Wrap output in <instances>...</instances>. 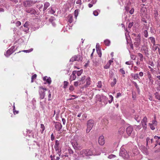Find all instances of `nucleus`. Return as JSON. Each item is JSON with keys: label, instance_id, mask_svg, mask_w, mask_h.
I'll return each mask as SVG.
<instances>
[{"label": "nucleus", "instance_id": "35", "mask_svg": "<svg viewBox=\"0 0 160 160\" xmlns=\"http://www.w3.org/2000/svg\"><path fill=\"white\" fill-rule=\"evenodd\" d=\"M134 128H135V129L136 131L139 130L141 128V127L140 125H135L134 126Z\"/></svg>", "mask_w": 160, "mask_h": 160}, {"label": "nucleus", "instance_id": "26", "mask_svg": "<svg viewBox=\"0 0 160 160\" xmlns=\"http://www.w3.org/2000/svg\"><path fill=\"white\" fill-rule=\"evenodd\" d=\"M131 76L134 78L135 79H137L138 78H139V77L138 76V73H135L133 74L132 73L131 74Z\"/></svg>", "mask_w": 160, "mask_h": 160}, {"label": "nucleus", "instance_id": "22", "mask_svg": "<svg viewBox=\"0 0 160 160\" xmlns=\"http://www.w3.org/2000/svg\"><path fill=\"white\" fill-rule=\"evenodd\" d=\"M125 131V128L124 127L120 128L118 130V132L120 134H122Z\"/></svg>", "mask_w": 160, "mask_h": 160}, {"label": "nucleus", "instance_id": "49", "mask_svg": "<svg viewBox=\"0 0 160 160\" xmlns=\"http://www.w3.org/2000/svg\"><path fill=\"white\" fill-rule=\"evenodd\" d=\"M157 122L156 121V118H155L152 121V123L154 124V126H156L157 124Z\"/></svg>", "mask_w": 160, "mask_h": 160}, {"label": "nucleus", "instance_id": "48", "mask_svg": "<svg viewBox=\"0 0 160 160\" xmlns=\"http://www.w3.org/2000/svg\"><path fill=\"white\" fill-rule=\"evenodd\" d=\"M64 85L63 86V88H66L68 86V82L67 81H65L64 82Z\"/></svg>", "mask_w": 160, "mask_h": 160}, {"label": "nucleus", "instance_id": "61", "mask_svg": "<svg viewBox=\"0 0 160 160\" xmlns=\"http://www.w3.org/2000/svg\"><path fill=\"white\" fill-rule=\"evenodd\" d=\"M136 58V57L135 55L132 54L131 55V58L133 60H135Z\"/></svg>", "mask_w": 160, "mask_h": 160}, {"label": "nucleus", "instance_id": "42", "mask_svg": "<svg viewBox=\"0 0 160 160\" xmlns=\"http://www.w3.org/2000/svg\"><path fill=\"white\" fill-rule=\"evenodd\" d=\"M41 128L42 129V131H41V133H43V132L45 130V126L43 124H41Z\"/></svg>", "mask_w": 160, "mask_h": 160}, {"label": "nucleus", "instance_id": "40", "mask_svg": "<svg viewBox=\"0 0 160 160\" xmlns=\"http://www.w3.org/2000/svg\"><path fill=\"white\" fill-rule=\"evenodd\" d=\"M143 35L146 38H147L148 36V33L147 30H145L143 32Z\"/></svg>", "mask_w": 160, "mask_h": 160}, {"label": "nucleus", "instance_id": "23", "mask_svg": "<svg viewBox=\"0 0 160 160\" xmlns=\"http://www.w3.org/2000/svg\"><path fill=\"white\" fill-rule=\"evenodd\" d=\"M13 53V51H11L10 49H8L6 52V53H5V55L7 57L9 56L11 54Z\"/></svg>", "mask_w": 160, "mask_h": 160}, {"label": "nucleus", "instance_id": "41", "mask_svg": "<svg viewBox=\"0 0 160 160\" xmlns=\"http://www.w3.org/2000/svg\"><path fill=\"white\" fill-rule=\"evenodd\" d=\"M33 50L32 48H31L30 49L28 50H24L22 51V52H26V53H28L32 52Z\"/></svg>", "mask_w": 160, "mask_h": 160}, {"label": "nucleus", "instance_id": "17", "mask_svg": "<svg viewBox=\"0 0 160 160\" xmlns=\"http://www.w3.org/2000/svg\"><path fill=\"white\" fill-rule=\"evenodd\" d=\"M43 80L44 81H46V82L49 84H51L52 82L51 78L49 77L48 78V77L46 76L43 77Z\"/></svg>", "mask_w": 160, "mask_h": 160}, {"label": "nucleus", "instance_id": "52", "mask_svg": "<svg viewBox=\"0 0 160 160\" xmlns=\"http://www.w3.org/2000/svg\"><path fill=\"white\" fill-rule=\"evenodd\" d=\"M110 66V64L108 63H107L106 65L104 67V68L105 69H108L109 68Z\"/></svg>", "mask_w": 160, "mask_h": 160}, {"label": "nucleus", "instance_id": "57", "mask_svg": "<svg viewBox=\"0 0 160 160\" xmlns=\"http://www.w3.org/2000/svg\"><path fill=\"white\" fill-rule=\"evenodd\" d=\"M36 1H35L34 2L32 1H26L28 4H30V3H36Z\"/></svg>", "mask_w": 160, "mask_h": 160}, {"label": "nucleus", "instance_id": "31", "mask_svg": "<svg viewBox=\"0 0 160 160\" xmlns=\"http://www.w3.org/2000/svg\"><path fill=\"white\" fill-rule=\"evenodd\" d=\"M149 39L151 41V42L153 44V45H155V39L153 37H150Z\"/></svg>", "mask_w": 160, "mask_h": 160}, {"label": "nucleus", "instance_id": "3", "mask_svg": "<svg viewBox=\"0 0 160 160\" xmlns=\"http://www.w3.org/2000/svg\"><path fill=\"white\" fill-rule=\"evenodd\" d=\"M141 34L140 33L137 35V37L135 38L134 44L135 46L137 48L141 44Z\"/></svg>", "mask_w": 160, "mask_h": 160}, {"label": "nucleus", "instance_id": "46", "mask_svg": "<svg viewBox=\"0 0 160 160\" xmlns=\"http://www.w3.org/2000/svg\"><path fill=\"white\" fill-rule=\"evenodd\" d=\"M133 22H130L128 25V27L129 28H131L133 25Z\"/></svg>", "mask_w": 160, "mask_h": 160}, {"label": "nucleus", "instance_id": "50", "mask_svg": "<svg viewBox=\"0 0 160 160\" xmlns=\"http://www.w3.org/2000/svg\"><path fill=\"white\" fill-rule=\"evenodd\" d=\"M51 92H50V90H49L48 91V101H50L51 100Z\"/></svg>", "mask_w": 160, "mask_h": 160}, {"label": "nucleus", "instance_id": "11", "mask_svg": "<svg viewBox=\"0 0 160 160\" xmlns=\"http://www.w3.org/2000/svg\"><path fill=\"white\" fill-rule=\"evenodd\" d=\"M85 155L86 156H90L93 155V152L90 149H84Z\"/></svg>", "mask_w": 160, "mask_h": 160}, {"label": "nucleus", "instance_id": "12", "mask_svg": "<svg viewBox=\"0 0 160 160\" xmlns=\"http://www.w3.org/2000/svg\"><path fill=\"white\" fill-rule=\"evenodd\" d=\"M98 143L101 145H103L105 143L104 137L102 136H100L98 139Z\"/></svg>", "mask_w": 160, "mask_h": 160}, {"label": "nucleus", "instance_id": "47", "mask_svg": "<svg viewBox=\"0 0 160 160\" xmlns=\"http://www.w3.org/2000/svg\"><path fill=\"white\" fill-rule=\"evenodd\" d=\"M48 12H49L50 13L52 14H53L55 12V11L52 9V8H51V9L49 10V11H48Z\"/></svg>", "mask_w": 160, "mask_h": 160}, {"label": "nucleus", "instance_id": "63", "mask_svg": "<svg viewBox=\"0 0 160 160\" xmlns=\"http://www.w3.org/2000/svg\"><path fill=\"white\" fill-rule=\"evenodd\" d=\"M157 45H155L154 46V47H153V50L154 51H156L157 49H158V48H159L157 46Z\"/></svg>", "mask_w": 160, "mask_h": 160}, {"label": "nucleus", "instance_id": "39", "mask_svg": "<svg viewBox=\"0 0 160 160\" xmlns=\"http://www.w3.org/2000/svg\"><path fill=\"white\" fill-rule=\"evenodd\" d=\"M146 141V145H147V146H148V144H150V143H151L150 140L149 138L148 137L147 138Z\"/></svg>", "mask_w": 160, "mask_h": 160}, {"label": "nucleus", "instance_id": "20", "mask_svg": "<svg viewBox=\"0 0 160 160\" xmlns=\"http://www.w3.org/2000/svg\"><path fill=\"white\" fill-rule=\"evenodd\" d=\"M86 83L85 85V88L87 87L91 84L90 78L89 77H88L86 79Z\"/></svg>", "mask_w": 160, "mask_h": 160}, {"label": "nucleus", "instance_id": "14", "mask_svg": "<svg viewBox=\"0 0 160 160\" xmlns=\"http://www.w3.org/2000/svg\"><path fill=\"white\" fill-rule=\"evenodd\" d=\"M96 51L98 55L100 57H101L102 56V53H101V51L100 49V46L99 45L98 46V44H97L96 46Z\"/></svg>", "mask_w": 160, "mask_h": 160}, {"label": "nucleus", "instance_id": "44", "mask_svg": "<svg viewBox=\"0 0 160 160\" xmlns=\"http://www.w3.org/2000/svg\"><path fill=\"white\" fill-rule=\"evenodd\" d=\"M102 82L101 81H98L97 85V86L98 88H101L102 87Z\"/></svg>", "mask_w": 160, "mask_h": 160}, {"label": "nucleus", "instance_id": "10", "mask_svg": "<svg viewBox=\"0 0 160 160\" xmlns=\"http://www.w3.org/2000/svg\"><path fill=\"white\" fill-rule=\"evenodd\" d=\"M94 121L92 119L88 120L87 122V127L92 128L94 125Z\"/></svg>", "mask_w": 160, "mask_h": 160}, {"label": "nucleus", "instance_id": "32", "mask_svg": "<svg viewBox=\"0 0 160 160\" xmlns=\"http://www.w3.org/2000/svg\"><path fill=\"white\" fill-rule=\"evenodd\" d=\"M117 82V80L116 78H114L113 79V81L111 82V85L112 87L114 86L115 84H116Z\"/></svg>", "mask_w": 160, "mask_h": 160}, {"label": "nucleus", "instance_id": "54", "mask_svg": "<svg viewBox=\"0 0 160 160\" xmlns=\"http://www.w3.org/2000/svg\"><path fill=\"white\" fill-rule=\"evenodd\" d=\"M116 156L113 154H111L110 155H109L108 157V158L110 159H111L113 158H114L116 157Z\"/></svg>", "mask_w": 160, "mask_h": 160}, {"label": "nucleus", "instance_id": "38", "mask_svg": "<svg viewBox=\"0 0 160 160\" xmlns=\"http://www.w3.org/2000/svg\"><path fill=\"white\" fill-rule=\"evenodd\" d=\"M85 150L84 149H83L80 152V155L82 156L83 157H84V156L85 155Z\"/></svg>", "mask_w": 160, "mask_h": 160}, {"label": "nucleus", "instance_id": "30", "mask_svg": "<svg viewBox=\"0 0 160 160\" xmlns=\"http://www.w3.org/2000/svg\"><path fill=\"white\" fill-rule=\"evenodd\" d=\"M68 18H69L68 22L70 23H71L73 21V19H72L73 17H72V15H69L68 16Z\"/></svg>", "mask_w": 160, "mask_h": 160}, {"label": "nucleus", "instance_id": "8", "mask_svg": "<svg viewBox=\"0 0 160 160\" xmlns=\"http://www.w3.org/2000/svg\"><path fill=\"white\" fill-rule=\"evenodd\" d=\"M133 130V128L131 126L128 127L126 129V131L128 136H130Z\"/></svg>", "mask_w": 160, "mask_h": 160}, {"label": "nucleus", "instance_id": "1", "mask_svg": "<svg viewBox=\"0 0 160 160\" xmlns=\"http://www.w3.org/2000/svg\"><path fill=\"white\" fill-rule=\"evenodd\" d=\"M119 155L124 159H128L129 158V155L128 153L126 150L123 148H121L119 152Z\"/></svg>", "mask_w": 160, "mask_h": 160}, {"label": "nucleus", "instance_id": "53", "mask_svg": "<svg viewBox=\"0 0 160 160\" xmlns=\"http://www.w3.org/2000/svg\"><path fill=\"white\" fill-rule=\"evenodd\" d=\"M16 25L17 26H19L21 25V22L19 21H17L15 23Z\"/></svg>", "mask_w": 160, "mask_h": 160}, {"label": "nucleus", "instance_id": "28", "mask_svg": "<svg viewBox=\"0 0 160 160\" xmlns=\"http://www.w3.org/2000/svg\"><path fill=\"white\" fill-rule=\"evenodd\" d=\"M75 72L76 74H77L78 76H80L82 72V70H81L80 71H74Z\"/></svg>", "mask_w": 160, "mask_h": 160}, {"label": "nucleus", "instance_id": "5", "mask_svg": "<svg viewBox=\"0 0 160 160\" xmlns=\"http://www.w3.org/2000/svg\"><path fill=\"white\" fill-rule=\"evenodd\" d=\"M72 144L73 148L75 150H80L82 148L81 146L76 141H73L72 142Z\"/></svg>", "mask_w": 160, "mask_h": 160}, {"label": "nucleus", "instance_id": "16", "mask_svg": "<svg viewBox=\"0 0 160 160\" xmlns=\"http://www.w3.org/2000/svg\"><path fill=\"white\" fill-rule=\"evenodd\" d=\"M59 142L58 140H56L55 141V143L54 145V148L56 151H58L59 149Z\"/></svg>", "mask_w": 160, "mask_h": 160}, {"label": "nucleus", "instance_id": "6", "mask_svg": "<svg viewBox=\"0 0 160 160\" xmlns=\"http://www.w3.org/2000/svg\"><path fill=\"white\" fill-rule=\"evenodd\" d=\"M147 118L146 116H145L142 119L141 122L142 127L144 130H146L147 129Z\"/></svg>", "mask_w": 160, "mask_h": 160}, {"label": "nucleus", "instance_id": "55", "mask_svg": "<svg viewBox=\"0 0 160 160\" xmlns=\"http://www.w3.org/2000/svg\"><path fill=\"white\" fill-rule=\"evenodd\" d=\"M78 10H76L74 11L75 17L76 18L78 15Z\"/></svg>", "mask_w": 160, "mask_h": 160}, {"label": "nucleus", "instance_id": "45", "mask_svg": "<svg viewBox=\"0 0 160 160\" xmlns=\"http://www.w3.org/2000/svg\"><path fill=\"white\" fill-rule=\"evenodd\" d=\"M133 83L134 85L136 87V88H137V90H138V91L139 90V88L138 84L136 83V82H133Z\"/></svg>", "mask_w": 160, "mask_h": 160}, {"label": "nucleus", "instance_id": "33", "mask_svg": "<svg viewBox=\"0 0 160 160\" xmlns=\"http://www.w3.org/2000/svg\"><path fill=\"white\" fill-rule=\"evenodd\" d=\"M138 55L140 58V60L141 61H143V58L142 54L140 53H138Z\"/></svg>", "mask_w": 160, "mask_h": 160}, {"label": "nucleus", "instance_id": "15", "mask_svg": "<svg viewBox=\"0 0 160 160\" xmlns=\"http://www.w3.org/2000/svg\"><path fill=\"white\" fill-rule=\"evenodd\" d=\"M56 129L58 131H60L62 128V125L61 123L59 122H56L55 126Z\"/></svg>", "mask_w": 160, "mask_h": 160}, {"label": "nucleus", "instance_id": "19", "mask_svg": "<svg viewBox=\"0 0 160 160\" xmlns=\"http://www.w3.org/2000/svg\"><path fill=\"white\" fill-rule=\"evenodd\" d=\"M79 82H80L79 85H81L83 84L85 82V76L82 77L80 80H79Z\"/></svg>", "mask_w": 160, "mask_h": 160}, {"label": "nucleus", "instance_id": "18", "mask_svg": "<svg viewBox=\"0 0 160 160\" xmlns=\"http://www.w3.org/2000/svg\"><path fill=\"white\" fill-rule=\"evenodd\" d=\"M76 78V75L75 72L74 71L72 72V74L70 76V80L71 81H72L75 80Z\"/></svg>", "mask_w": 160, "mask_h": 160}, {"label": "nucleus", "instance_id": "36", "mask_svg": "<svg viewBox=\"0 0 160 160\" xmlns=\"http://www.w3.org/2000/svg\"><path fill=\"white\" fill-rule=\"evenodd\" d=\"M76 61H77V59L75 55L73 56L70 60V61L71 62H73Z\"/></svg>", "mask_w": 160, "mask_h": 160}, {"label": "nucleus", "instance_id": "25", "mask_svg": "<svg viewBox=\"0 0 160 160\" xmlns=\"http://www.w3.org/2000/svg\"><path fill=\"white\" fill-rule=\"evenodd\" d=\"M49 6L50 4L49 2H46L44 4L43 11H45Z\"/></svg>", "mask_w": 160, "mask_h": 160}, {"label": "nucleus", "instance_id": "21", "mask_svg": "<svg viewBox=\"0 0 160 160\" xmlns=\"http://www.w3.org/2000/svg\"><path fill=\"white\" fill-rule=\"evenodd\" d=\"M127 41V43L129 44L130 48L132 49H134V47L133 46V44H132V42L131 41V39H130V41H128V38H126Z\"/></svg>", "mask_w": 160, "mask_h": 160}, {"label": "nucleus", "instance_id": "37", "mask_svg": "<svg viewBox=\"0 0 160 160\" xmlns=\"http://www.w3.org/2000/svg\"><path fill=\"white\" fill-rule=\"evenodd\" d=\"M154 125V124L151 123H149V125L150 126V127L152 130H154L155 129V127Z\"/></svg>", "mask_w": 160, "mask_h": 160}, {"label": "nucleus", "instance_id": "2", "mask_svg": "<svg viewBox=\"0 0 160 160\" xmlns=\"http://www.w3.org/2000/svg\"><path fill=\"white\" fill-rule=\"evenodd\" d=\"M47 90V89L44 88L42 87H39V93L40 99H42L44 98L45 95V92Z\"/></svg>", "mask_w": 160, "mask_h": 160}, {"label": "nucleus", "instance_id": "64", "mask_svg": "<svg viewBox=\"0 0 160 160\" xmlns=\"http://www.w3.org/2000/svg\"><path fill=\"white\" fill-rule=\"evenodd\" d=\"M69 89L71 91H72L74 89V88L72 86H70L69 87Z\"/></svg>", "mask_w": 160, "mask_h": 160}, {"label": "nucleus", "instance_id": "56", "mask_svg": "<svg viewBox=\"0 0 160 160\" xmlns=\"http://www.w3.org/2000/svg\"><path fill=\"white\" fill-rule=\"evenodd\" d=\"M132 61H128L126 62H125L126 64L127 65H131L132 64Z\"/></svg>", "mask_w": 160, "mask_h": 160}, {"label": "nucleus", "instance_id": "51", "mask_svg": "<svg viewBox=\"0 0 160 160\" xmlns=\"http://www.w3.org/2000/svg\"><path fill=\"white\" fill-rule=\"evenodd\" d=\"M68 153L69 154H73V150L71 148L68 149Z\"/></svg>", "mask_w": 160, "mask_h": 160}, {"label": "nucleus", "instance_id": "58", "mask_svg": "<svg viewBox=\"0 0 160 160\" xmlns=\"http://www.w3.org/2000/svg\"><path fill=\"white\" fill-rule=\"evenodd\" d=\"M92 129V128L87 127V129H86L87 133L89 132Z\"/></svg>", "mask_w": 160, "mask_h": 160}, {"label": "nucleus", "instance_id": "7", "mask_svg": "<svg viewBox=\"0 0 160 160\" xmlns=\"http://www.w3.org/2000/svg\"><path fill=\"white\" fill-rule=\"evenodd\" d=\"M26 12L28 13H30L32 15H35L36 13V11L32 8H26Z\"/></svg>", "mask_w": 160, "mask_h": 160}, {"label": "nucleus", "instance_id": "60", "mask_svg": "<svg viewBox=\"0 0 160 160\" xmlns=\"http://www.w3.org/2000/svg\"><path fill=\"white\" fill-rule=\"evenodd\" d=\"M93 14L94 15L96 16H97L98 14V12L96 11H93Z\"/></svg>", "mask_w": 160, "mask_h": 160}, {"label": "nucleus", "instance_id": "29", "mask_svg": "<svg viewBox=\"0 0 160 160\" xmlns=\"http://www.w3.org/2000/svg\"><path fill=\"white\" fill-rule=\"evenodd\" d=\"M155 98L159 100H160V94L158 92H156L155 93Z\"/></svg>", "mask_w": 160, "mask_h": 160}, {"label": "nucleus", "instance_id": "13", "mask_svg": "<svg viewBox=\"0 0 160 160\" xmlns=\"http://www.w3.org/2000/svg\"><path fill=\"white\" fill-rule=\"evenodd\" d=\"M29 25V22H26L23 25V27L24 29L23 30L26 32H27L29 30V28L28 27Z\"/></svg>", "mask_w": 160, "mask_h": 160}, {"label": "nucleus", "instance_id": "62", "mask_svg": "<svg viewBox=\"0 0 160 160\" xmlns=\"http://www.w3.org/2000/svg\"><path fill=\"white\" fill-rule=\"evenodd\" d=\"M79 83V82L78 81H77L76 82H74V85L75 86L77 87V86H78Z\"/></svg>", "mask_w": 160, "mask_h": 160}, {"label": "nucleus", "instance_id": "27", "mask_svg": "<svg viewBox=\"0 0 160 160\" xmlns=\"http://www.w3.org/2000/svg\"><path fill=\"white\" fill-rule=\"evenodd\" d=\"M104 42L106 46H108L110 45L111 42L109 40L106 39L104 41Z\"/></svg>", "mask_w": 160, "mask_h": 160}, {"label": "nucleus", "instance_id": "4", "mask_svg": "<svg viewBox=\"0 0 160 160\" xmlns=\"http://www.w3.org/2000/svg\"><path fill=\"white\" fill-rule=\"evenodd\" d=\"M96 101H97L102 102V100H104L102 102L104 103L103 105H106L107 102H105V101L107 100V98L106 96L102 95L101 96L99 94L97 95L96 96Z\"/></svg>", "mask_w": 160, "mask_h": 160}, {"label": "nucleus", "instance_id": "9", "mask_svg": "<svg viewBox=\"0 0 160 160\" xmlns=\"http://www.w3.org/2000/svg\"><path fill=\"white\" fill-rule=\"evenodd\" d=\"M148 48L147 47L143 46L142 47L141 50L144 51V53L146 57H148L149 55L148 53Z\"/></svg>", "mask_w": 160, "mask_h": 160}, {"label": "nucleus", "instance_id": "43", "mask_svg": "<svg viewBox=\"0 0 160 160\" xmlns=\"http://www.w3.org/2000/svg\"><path fill=\"white\" fill-rule=\"evenodd\" d=\"M119 72L121 73L123 75L125 74V72L123 70V68H121L119 70ZM123 76L124 77V76L123 75Z\"/></svg>", "mask_w": 160, "mask_h": 160}, {"label": "nucleus", "instance_id": "24", "mask_svg": "<svg viewBox=\"0 0 160 160\" xmlns=\"http://www.w3.org/2000/svg\"><path fill=\"white\" fill-rule=\"evenodd\" d=\"M77 59V61H82V57L80 55H75Z\"/></svg>", "mask_w": 160, "mask_h": 160}, {"label": "nucleus", "instance_id": "34", "mask_svg": "<svg viewBox=\"0 0 160 160\" xmlns=\"http://www.w3.org/2000/svg\"><path fill=\"white\" fill-rule=\"evenodd\" d=\"M134 119L138 122H139L141 119V117H139L138 115H135Z\"/></svg>", "mask_w": 160, "mask_h": 160}, {"label": "nucleus", "instance_id": "59", "mask_svg": "<svg viewBox=\"0 0 160 160\" xmlns=\"http://www.w3.org/2000/svg\"><path fill=\"white\" fill-rule=\"evenodd\" d=\"M92 129V128L87 127V129H86L87 133L89 132Z\"/></svg>", "mask_w": 160, "mask_h": 160}]
</instances>
